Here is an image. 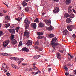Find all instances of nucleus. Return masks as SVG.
Instances as JSON below:
<instances>
[{"label":"nucleus","instance_id":"473e14b6","mask_svg":"<svg viewBox=\"0 0 76 76\" xmlns=\"http://www.w3.org/2000/svg\"><path fill=\"white\" fill-rule=\"evenodd\" d=\"M70 16V15L69 14H66L64 15V17H66V18H68V17H69Z\"/></svg>","mask_w":76,"mask_h":76},{"label":"nucleus","instance_id":"1a4fd4ad","mask_svg":"<svg viewBox=\"0 0 76 76\" xmlns=\"http://www.w3.org/2000/svg\"><path fill=\"white\" fill-rule=\"evenodd\" d=\"M9 31L10 32L11 34H15V29H9Z\"/></svg>","mask_w":76,"mask_h":76},{"label":"nucleus","instance_id":"13d9d810","mask_svg":"<svg viewBox=\"0 0 76 76\" xmlns=\"http://www.w3.org/2000/svg\"><path fill=\"white\" fill-rule=\"evenodd\" d=\"M48 70L49 72H50V71H51V69L50 68H49L48 69Z\"/></svg>","mask_w":76,"mask_h":76},{"label":"nucleus","instance_id":"39448f33","mask_svg":"<svg viewBox=\"0 0 76 76\" xmlns=\"http://www.w3.org/2000/svg\"><path fill=\"white\" fill-rule=\"evenodd\" d=\"M67 28L68 29L69 31H72V29L73 28V26L72 25H69L67 26Z\"/></svg>","mask_w":76,"mask_h":76},{"label":"nucleus","instance_id":"f257e3e1","mask_svg":"<svg viewBox=\"0 0 76 76\" xmlns=\"http://www.w3.org/2000/svg\"><path fill=\"white\" fill-rule=\"evenodd\" d=\"M24 22L26 24L25 26V29H28L29 28V24L30 23V22H29V21L28 20V19L26 18L25 19Z\"/></svg>","mask_w":76,"mask_h":76},{"label":"nucleus","instance_id":"3c124183","mask_svg":"<svg viewBox=\"0 0 76 76\" xmlns=\"http://www.w3.org/2000/svg\"><path fill=\"white\" fill-rule=\"evenodd\" d=\"M72 11L74 12V13H76V12L75 11V10L73 9Z\"/></svg>","mask_w":76,"mask_h":76},{"label":"nucleus","instance_id":"f8f14e48","mask_svg":"<svg viewBox=\"0 0 76 76\" xmlns=\"http://www.w3.org/2000/svg\"><path fill=\"white\" fill-rule=\"evenodd\" d=\"M35 48L36 49H38V52H39V53H40V51H41L42 50V49L41 48H40L39 47H38V46H36Z\"/></svg>","mask_w":76,"mask_h":76},{"label":"nucleus","instance_id":"09e8293b","mask_svg":"<svg viewBox=\"0 0 76 76\" xmlns=\"http://www.w3.org/2000/svg\"><path fill=\"white\" fill-rule=\"evenodd\" d=\"M73 73L75 74V75H76V70H74L73 71Z\"/></svg>","mask_w":76,"mask_h":76},{"label":"nucleus","instance_id":"de8ad7c7","mask_svg":"<svg viewBox=\"0 0 76 76\" xmlns=\"http://www.w3.org/2000/svg\"><path fill=\"white\" fill-rule=\"evenodd\" d=\"M63 51H64L63 50H60L59 51L60 52V53H63Z\"/></svg>","mask_w":76,"mask_h":76},{"label":"nucleus","instance_id":"2eb2a0df","mask_svg":"<svg viewBox=\"0 0 76 76\" xmlns=\"http://www.w3.org/2000/svg\"><path fill=\"white\" fill-rule=\"evenodd\" d=\"M47 35L48 36V38H54V35L53 34H47Z\"/></svg>","mask_w":76,"mask_h":76},{"label":"nucleus","instance_id":"e433bc0d","mask_svg":"<svg viewBox=\"0 0 76 76\" xmlns=\"http://www.w3.org/2000/svg\"><path fill=\"white\" fill-rule=\"evenodd\" d=\"M4 35V33L1 31H0V37L1 36V35Z\"/></svg>","mask_w":76,"mask_h":76},{"label":"nucleus","instance_id":"4c0bfd02","mask_svg":"<svg viewBox=\"0 0 76 76\" xmlns=\"http://www.w3.org/2000/svg\"><path fill=\"white\" fill-rule=\"evenodd\" d=\"M69 17L71 18H74V14H71Z\"/></svg>","mask_w":76,"mask_h":76},{"label":"nucleus","instance_id":"a878e982","mask_svg":"<svg viewBox=\"0 0 76 76\" xmlns=\"http://www.w3.org/2000/svg\"><path fill=\"white\" fill-rule=\"evenodd\" d=\"M10 25V23H8L7 24H5V28H8V27H9Z\"/></svg>","mask_w":76,"mask_h":76},{"label":"nucleus","instance_id":"58836bf2","mask_svg":"<svg viewBox=\"0 0 76 76\" xmlns=\"http://www.w3.org/2000/svg\"><path fill=\"white\" fill-rule=\"evenodd\" d=\"M25 10L26 12H28V11H29V8H28V7L26 8L25 9Z\"/></svg>","mask_w":76,"mask_h":76},{"label":"nucleus","instance_id":"72a5a7b5","mask_svg":"<svg viewBox=\"0 0 76 76\" xmlns=\"http://www.w3.org/2000/svg\"><path fill=\"white\" fill-rule=\"evenodd\" d=\"M13 68H14V69H19V67L17 66L16 65H14Z\"/></svg>","mask_w":76,"mask_h":76},{"label":"nucleus","instance_id":"dca6fc26","mask_svg":"<svg viewBox=\"0 0 76 76\" xmlns=\"http://www.w3.org/2000/svg\"><path fill=\"white\" fill-rule=\"evenodd\" d=\"M39 27H41V28H43V27H44V23L41 22H40L39 24Z\"/></svg>","mask_w":76,"mask_h":76},{"label":"nucleus","instance_id":"c85d7f7f","mask_svg":"<svg viewBox=\"0 0 76 76\" xmlns=\"http://www.w3.org/2000/svg\"><path fill=\"white\" fill-rule=\"evenodd\" d=\"M22 4L23 5V6L27 5V4L25 1H23Z\"/></svg>","mask_w":76,"mask_h":76},{"label":"nucleus","instance_id":"393cba45","mask_svg":"<svg viewBox=\"0 0 76 76\" xmlns=\"http://www.w3.org/2000/svg\"><path fill=\"white\" fill-rule=\"evenodd\" d=\"M37 34L39 36H40V35H43L44 34L42 32H37Z\"/></svg>","mask_w":76,"mask_h":76},{"label":"nucleus","instance_id":"412c9836","mask_svg":"<svg viewBox=\"0 0 76 76\" xmlns=\"http://www.w3.org/2000/svg\"><path fill=\"white\" fill-rule=\"evenodd\" d=\"M15 38V35L14 34H11L10 37V39L11 41L13 40Z\"/></svg>","mask_w":76,"mask_h":76},{"label":"nucleus","instance_id":"0e129e2a","mask_svg":"<svg viewBox=\"0 0 76 76\" xmlns=\"http://www.w3.org/2000/svg\"><path fill=\"white\" fill-rule=\"evenodd\" d=\"M4 13H7V11L4 10Z\"/></svg>","mask_w":76,"mask_h":76},{"label":"nucleus","instance_id":"6e6552de","mask_svg":"<svg viewBox=\"0 0 76 76\" xmlns=\"http://www.w3.org/2000/svg\"><path fill=\"white\" fill-rule=\"evenodd\" d=\"M45 22L47 23V25H51V21H50V20H45Z\"/></svg>","mask_w":76,"mask_h":76},{"label":"nucleus","instance_id":"423d86ee","mask_svg":"<svg viewBox=\"0 0 76 76\" xmlns=\"http://www.w3.org/2000/svg\"><path fill=\"white\" fill-rule=\"evenodd\" d=\"M52 45L54 49H56V46L58 45V43H54L51 44Z\"/></svg>","mask_w":76,"mask_h":76},{"label":"nucleus","instance_id":"4d7b16f0","mask_svg":"<svg viewBox=\"0 0 76 76\" xmlns=\"http://www.w3.org/2000/svg\"><path fill=\"white\" fill-rule=\"evenodd\" d=\"M37 38H38V39H41V37L39 36L37 37Z\"/></svg>","mask_w":76,"mask_h":76},{"label":"nucleus","instance_id":"338daca9","mask_svg":"<svg viewBox=\"0 0 76 76\" xmlns=\"http://www.w3.org/2000/svg\"><path fill=\"white\" fill-rule=\"evenodd\" d=\"M30 0H24V1H25L26 2H28V1H29Z\"/></svg>","mask_w":76,"mask_h":76},{"label":"nucleus","instance_id":"49530a36","mask_svg":"<svg viewBox=\"0 0 76 76\" xmlns=\"http://www.w3.org/2000/svg\"><path fill=\"white\" fill-rule=\"evenodd\" d=\"M6 75H7V76H10V73L7 72L6 73Z\"/></svg>","mask_w":76,"mask_h":76},{"label":"nucleus","instance_id":"bb28decb","mask_svg":"<svg viewBox=\"0 0 76 76\" xmlns=\"http://www.w3.org/2000/svg\"><path fill=\"white\" fill-rule=\"evenodd\" d=\"M39 57H40V56L39 55H36L34 57V59H38V58H39Z\"/></svg>","mask_w":76,"mask_h":76},{"label":"nucleus","instance_id":"9d476101","mask_svg":"<svg viewBox=\"0 0 76 76\" xmlns=\"http://www.w3.org/2000/svg\"><path fill=\"white\" fill-rule=\"evenodd\" d=\"M72 6H69L68 8V12L69 13H71L72 12Z\"/></svg>","mask_w":76,"mask_h":76},{"label":"nucleus","instance_id":"c03bdc74","mask_svg":"<svg viewBox=\"0 0 76 76\" xmlns=\"http://www.w3.org/2000/svg\"><path fill=\"white\" fill-rule=\"evenodd\" d=\"M64 69H67V67L66 66V65H65L63 67Z\"/></svg>","mask_w":76,"mask_h":76},{"label":"nucleus","instance_id":"774afa93","mask_svg":"<svg viewBox=\"0 0 76 76\" xmlns=\"http://www.w3.org/2000/svg\"><path fill=\"white\" fill-rule=\"evenodd\" d=\"M19 60H22V61H23V59L22 58H21L20 59H19Z\"/></svg>","mask_w":76,"mask_h":76},{"label":"nucleus","instance_id":"cd10ccee","mask_svg":"<svg viewBox=\"0 0 76 76\" xmlns=\"http://www.w3.org/2000/svg\"><path fill=\"white\" fill-rule=\"evenodd\" d=\"M57 39L56 38H53L51 41L52 42H56V41H57Z\"/></svg>","mask_w":76,"mask_h":76},{"label":"nucleus","instance_id":"37998d69","mask_svg":"<svg viewBox=\"0 0 76 76\" xmlns=\"http://www.w3.org/2000/svg\"><path fill=\"white\" fill-rule=\"evenodd\" d=\"M21 63H22V61H19L18 62V65H19V64H20Z\"/></svg>","mask_w":76,"mask_h":76},{"label":"nucleus","instance_id":"7ed1b4c3","mask_svg":"<svg viewBox=\"0 0 76 76\" xmlns=\"http://www.w3.org/2000/svg\"><path fill=\"white\" fill-rule=\"evenodd\" d=\"M10 42L9 40H6L3 42V46L4 47H6L7 46V45L9 44V43Z\"/></svg>","mask_w":76,"mask_h":76},{"label":"nucleus","instance_id":"4be33fe9","mask_svg":"<svg viewBox=\"0 0 76 76\" xmlns=\"http://www.w3.org/2000/svg\"><path fill=\"white\" fill-rule=\"evenodd\" d=\"M1 55L2 56H7V57H8V56H9V54L6 53H3L1 54Z\"/></svg>","mask_w":76,"mask_h":76},{"label":"nucleus","instance_id":"b1692460","mask_svg":"<svg viewBox=\"0 0 76 76\" xmlns=\"http://www.w3.org/2000/svg\"><path fill=\"white\" fill-rule=\"evenodd\" d=\"M71 20V19H70V18H68L66 20V23H69L70 22V21Z\"/></svg>","mask_w":76,"mask_h":76},{"label":"nucleus","instance_id":"2f4dec72","mask_svg":"<svg viewBox=\"0 0 76 76\" xmlns=\"http://www.w3.org/2000/svg\"><path fill=\"white\" fill-rule=\"evenodd\" d=\"M20 29V27H18L15 28V30L18 32L19 31V29Z\"/></svg>","mask_w":76,"mask_h":76},{"label":"nucleus","instance_id":"a211bd4d","mask_svg":"<svg viewBox=\"0 0 76 76\" xmlns=\"http://www.w3.org/2000/svg\"><path fill=\"white\" fill-rule=\"evenodd\" d=\"M57 57L58 58H59V60H61V58H60V57H61V55L59 53H58L57 55Z\"/></svg>","mask_w":76,"mask_h":76},{"label":"nucleus","instance_id":"5701e85b","mask_svg":"<svg viewBox=\"0 0 76 76\" xmlns=\"http://www.w3.org/2000/svg\"><path fill=\"white\" fill-rule=\"evenodd\" d=\"M7 66L6 65V64H5V63H3L2 64V66L3 68H4V69H5L6 67V66Z\"/></svg>","mask_w":76,"mask_h":76},{"label":"nucleus","instance_id":"0eeeda50","mask_svg":"<svg viewBox=\"0 0 76 76\" xmlns=\"http://www.w3.org/2000/svg\"><path fill=\"white\" fill-rule=\"evenodd\" d=\"M31 27L34 28V29H35L37 28V23H33L31 25Z\"/></svg>","mask_w":76,"mask_h":76},{"label":"nucleus","instance_id":"864d4df0","mask_svg":"<svg viewBox=\"0 0 76 76\" xmlns=\"http://www.w3.org/2000/svg\"><path fill=\"white\" fill-rule=\"evenodd\" d=\"M32 68H30L28 70V71H29V72H31V71H32Z\"/></svg>","mask_w":76,"mask_h":76},{"label":"nucleus","instance_id":"c756f323","mask_svg":"<svg viewBox=\"0 0 76 76\" xmlns=\"http://www.w3.org/2000/svg\"><path fill=\"white\" fill-rule=\"evenodd\" d=\"M19 44L18 45V47H20L21 45H23V44H22V41H20L19 42Z\"/></svg>","mask_w":76,"mask_h":76},{"label":"nucleus","instance_id":"4468645a","mask_svg":"<svg viewBox=\"0 0 76 76\" xmlns=\"http://www.w3.org/2000/svg\"><path fill=\"white\" fill-rule=\"evenodd\" d=\"M27 45L29 46V45H32V41L29 40L27 42V43H26Z\"/></svg>","mask_w":76,"mask_h":76},{"label":"nucleus","instance_id":"ddd939ff","mask_svg":"<svg viewBox=\"0 0 76 76\" xmlns=\"http://www.w3.org/2000/svg\"><path fill=\"white\" fill-rule=\"evenodd\" d=\"M22 50L23 51H26V52H28L29 50L28 49L26 48H23L22 49Z\"/></svg>","mask_w":76,"mask_h":76},{"label":"nucleus","instance_id":"f03ea898","mask_svg":"<svg viewBox=\"0 0 76 76\" xmlns=\"http://www.w3.org/2000/svg\"><path fill=\"white\" fill-rule=\"evenodd\" d=\"M30 33L28 32V30H26L24 32V35L25 37H27V38H28L30 35Z\"/></svg>","mask_w":76,"mask_h":76},{"label":"nucleus","instance_id":"a19ab883","mask_svg":"<svg viewBox=\"0 0 76 76\" xmlns=\"http://www.w3.org/2000/svg\"><path fill=\"white\" fill-rule=\"evenodd\" d=\"M16 20L18 21V22H20V18H16Z\"/></svg>","mask_w":76,"mask_h":76},{"label":"nucleus","instance_id":"8fccbe9b","mask_svg":"<svg viewBox=\"0 0 76 76\" xmlns=\"http://www.w3.org/2000/svg\"><path fill=\"white\" fill-rule=\"evenodd\" d=\"M13 25H11V26H10V28L11 29H13Z\"/></svg>","mask_w":76,"mask_h":76},{"label":"nucleus","instance_id":"c9c22d12","mask_svg":"<svg viewBox=\"0 0 76 76\" xmlns=\"http://www.w3.org/2000/svg\"><path fill=\"white\" fill-rule=\"evenodd\" d=\"M5 19H7V20H9L10 19V17L9 16H7L5 18Z\"/></svg>","mask_w":76,"mask_h":76},{"label":"nucleus","instance_id":"6e6d98bb","mask_svg":"<svg viewBox=\"0 0 76 76\" xmlns=\"http://www.w3.org/2000/svg\"><path fill=\"white\" fill-rule=\"evenodd\" d=\"M3 15V14L0 12V16H2Z\"/></svg>","mask_w":76,"mask_h":76},{"label":"nucleus","instance_id":"79ce46f5","mask_svg":"<svg viewBox=\"0 0 76 76\" xmlns=\"http://www.w3.org/2000/svg\"><path fill=\"white\" fill-rule=\"evenodd\" d=\"M38 44H39V42H38V41H37L35 42V45H38Z\"/></svg>","mask_w":76,"mask_h":76},{"label":"nucleus","instance_id":"aec40b11","mask_svg":"<svg viewBox=\"0 0 76 76\" xmlns=\"http://www.w3.org/2000/svg\"><path fill=\"white\" fill-rule=\"evenodd\" d=\"M70 3H71L70 0H66L65 1V3L66 4H69Z\"/></svg>","mask_w":76,"mask_h":76},{"label":"nucleus","instance_id":"6ab92c4d","mask_svg":"<svg viewBox=\"0 0 76 76\" xmlns=\"http://www.w3.org/2000/svg\"><path fill=\"white\" fill-rule=\"evenodd\" d=\"M67 29H65L63 31V34L64 35H67Z\"/></svg>","mask_w":76,"mask_h":76},{"label":"nucleus","instance_id":"bf43d9fd","mask_svg":"<svg viewBox=\"0 0 76 76\" xmlns=\"http://www.w3.org/2000/svg\"><path fill=\"white\" fill-rule=\"evenodd\" d=\"M38 73H39V74H41V71H40L39 70H38L37 71Z\"/></svg>","mask_w":76,"mask_h":76},{"label":"nucleus","instance_id":"69168bd1","mask_svg":"<svg viewBox=\"0 0 76 76\" xmlns=\"http://www.w3.org/2000/svg\"><path fill=\"white\" fill-rule=\"evenodd\" d=\"M15 65L12 64L11 65V66L12 67H13L15 66Z\"/></svg>","mask_w":76,"mask_h":76},{"label":"nucleus","instance_id":"7c9ffc66","mask_svg":"<svg viewBox=\"0 0 76 76\" xmlns=\"http://www.w3.org/2000/svg\"><path fill=\"white\" fill-rule=\"evenodd\" d=\"M37 22V23H39V20H38V18H36L35 20L34 21V22Z\"/></svg>","mask_w":76,"mask_h":76},{"label":"nucleus","instance_id":"680f3d73","mask_svg":"<svg viewBox=\"0 0 76 76\" xmlns=\"http://www.w3.org/2000/svg\"><path fill=\"white\" fill-rule=\"evenodd\" d=\"M70 59H72V58H73V57L72 56H70Z\"/></svg>","mask_w":76,"mask_h":76},{"label":"nucleus","instance_id":"9b49d317","mask_svg":"<svg viewBox=\"0 0 76 76\" xmlns=\"http://www.w3.org/2000/svg\"><path fill=\"white\" fill-rule=\"evenodd\" d=\"M17 41L15 39H14L12 41V43L13 45H15L17 42Z\"/></svg>","mask_w":76,"mask_h":76},{"label":"nucleus","instance_id":"603ef678","mask_svg":"<svg viewBox=\"0 0 76 76\" xmlns=\"http://www.w3.org/2000/svg\"><path fill=\"white\" fill-rule=\"evenodd\" d=\"M10 59L11 60H14V57H11L10 58Z\"/></svg>","mask_w":76,"mask_h":76},{"label":"nucleus","instance_id":"20e7f679","mask_svg":"<svg viewBox=\"0 0 76 76\" xmlns=\"http://www.w3.org/2000/svg\"><path fill=\"white\" fill-rule=\"evenodd\" d=\"M59 8L57 7H55L54 10L53 11V13H58L59 12Z\"/></svg>","mask_w":76,"mask_h":76},{"label":"nucleus","instance_id":"e2e57ef3","mask_svg":"<svg viewBox=\"0 0 76 76\" xmlns=\"http://www.w3.org/2000/svg\"><path fill=\"white\" fill-rule=\"evenodd\" d=\"M65 75H66V76L68 75V73L67 72H66L65 73Z\"/></svg>","mask_w":76,"mask_h":76},{"label":"nucleus","instance_id":"f704fd0d","mask_svg":"<svg viewBox=\"0 0 76 76\" xmlns=\"http://www.w3.org/2000/svg\"><path fill=\"white\" fill-rule=\"evenodd\" d=\"M33 69H34V70H37L38 69V68L37 67L35 66H34L33 67Z\"/></svg>","mask_w":76,"mask_h":76},{"label":"nucleus","instance_id":"f3484780","mask_svg":"<svg viewBox=\"0 0 76 76\" xmlns=\"http://www.w3.org/2000/svg\"><path fill=\"white\" fill-rule=\"evenodd\" d=\"M47 29L48 31H52L53 29V28L52 26H50V27H47Z\"/></svg>","mask_w":76,"mask_h":76},{"label":"nucleus","instance_id":"a18cd8bd","mask_svg":"<svg viewBox=\"0 0 76 76\" xmlns=\"http://www.w3.org/2000/svg\"><path fill=\"white\" fill-rule=\"evenodd\" d=\"M22 64L23 66H26V65H27V64L26 63H23Z\"/></svg>","mask_w":76,"mask_h":76},{"label":"nucleus","instance_id":"052dcab7","mask_svg":"<svg viewBox=\"0 0 76 76\" xmlns=\"http://www.w3.org/2000/svg\"><path fill=\"white\" fill-rule=\"evenodd\" d=\"M38 71L36 72H35V74H34V75H38Z\"/></svg>","mask_w":76,"mask_h":76},{"label":"nucleus","instance_id":"5fc2aeb1","mask_svg":"<svg viewBox=\"0 0 76 76\" xmlns=\"http://www.w3.org/2000/svg\"><path fill=\"white\" fill-rule=\"evenodd\" d=\"M36 64H37V63L35 62L34 63H33V66H35V65H36Z\"/></svg>","mask_w":76,"mask_h":76},{"label":"nucleus","instance_id":"ea45409f","mask_svg":"<svg viewBox=\"0 0 76 76\" xmlns=\"http://www.w3.org/2000/svg\"><path fill=\"white\" fill-rule=\"evenodd\" d=\"M14 60L15 61H16V60H19V59L17 58L14 57Z\"/></svg>","mask_w":76,"mask_h":76}]
</instances>
